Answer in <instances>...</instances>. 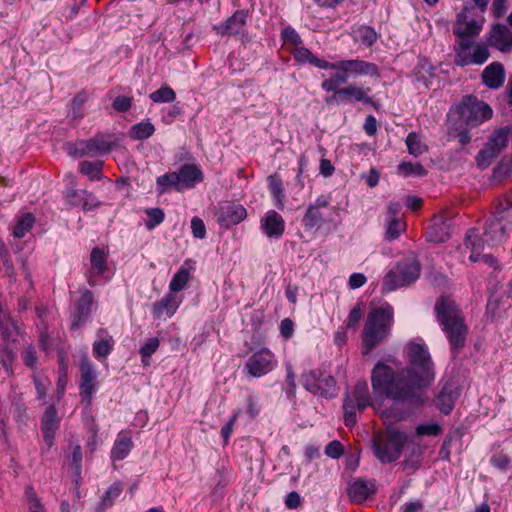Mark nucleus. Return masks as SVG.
I'll return each mask as SVG.
<instances>
[{
	"label": "nucleus",
	"mask_w": 512,
	"mask_h": 512,
	"mask_svg": "<svg viewBox=\"0 0 512 512\" xmlns=\"http://www.w3.org/2000/svg\"><path fill=\"white\" fill-rule=\"evenodd\" d=\"M409 367L395 372L384 363H377L371 372V384L376 398H387L404 406L422 404L421 390L435 378L433 363L425 344L410 342L405 348Z\"/></svg>",
	"instance_id": "f257e3e1"
},
{
	"label": "nucleus",
	"mask_w": 512,
	"mask_h": 512,
	"mask_svg": "<svg viewBox=\"0 0 512 512\" xmlns=\"http://www.w3.org/2000/svg\"><path fill=\"white\" fill-rule=\"evenodd\" d=\"M410 408L401 403L393 402L389 409L381 412L386 431L372 439L374 455L381 463H391L401 457L402 450L408 441V435L395 427L394 424L404 420Z\"/></svg>",
	"instance_id": "f03ea898"
},
{
	"label": "nucleus",
	"mask_w": 512,
	"mask_h": 512,
	"mask_svg": "<svg viewBox=\"0 0 512 512\" xmlns=\"http://www.w3.org/2000/svg\"><path fill=\"white\" fill-rule=\"evenodd\" d=\"M437 320L443 328L452 350L464 347L468 327L455 302L442 297L435 304Z\"/></svg>",
	"instance_id": "7ed1b4c3"
},
{
	"label": "nucleus",
	"mask_w": 512,
	"mask_h": 512,
	"mask_svg": "<svg viewBox=\"0 0 512 512\" xmlns=\"http://www.w3.org/2000/svg\"><path fill=\"white\" fill-rule=\"evenodd\" d=\"M320 69H332L336 73L321 83V88L326 92L335 91L339 85L347 83L349 78L358 76L378 77V67L371 62L361 59L339 60L336 62L322 63Z\"/></svg>",
	"instance_id": "20e7f679"
},
{
	"label": "nucleus",
	"mask_w": 512,
	"mask_h": 512,
	"mask_svg": "<svg viewBox=\"0 0 512 512\" xmlns=\"http://www.w3.org/2000/svg\"><path fill=\"white\" fill-rule=\"evenodd\" d=\"M393 323L394 311L389 304L374 308L369 312L362 331L364 354H368L389 335Z\"/></svg>",
	"instance_id": "39448f33"
},
{
	"label": "nucleus",
	"mask_w": 512,
	"mask_h": 512,
	"mask_svg": "<svg viewBox=\"0 0 512 512\" xmlns=\"http://www.w3.org/2000/svg\"><path fill=\"white\" fill-rule=\"evenodd\" d=\"M512 228V202L503 199L499 202L493 217L487 222L483 237L487 246L502 244Z\"/></svg>",
	"instance_id": "423d86ee"
},
{
	"label": "nucleus",
	"mask_w": 512,
	"mask_h": 512,
	"mask_svg": "<svg viewBox=\"0 0 512 512\" xmlns=\"http://www.w3.org/2000/svg\"><path fill=\"white\" fill-rule=\"evenodd\" d=\"M420 276V265L414 258L400 261L383 280L382 290L391 292L415 282Z\"/></svg>",
	"instance_id": "0eeeda50"
},
{
	"label": "nucleus",
	"mask_w": 512,
	"mask_h": 512,
	"mask_svg": "<svg viewBox=\"0 0 512 512\" xmlns=\"http://www.w3.org/2000/svg\"><path fill=\"white\" fill-rule=\"evenodd\" d=\"M367 407H374L368 385L365 381H358L351 392H347L343 402L344 421L346 426L356 424V410L363 411Z\"/></svg>",
	"instance_id": "6e6552de"
},
{
	"label": "nucleus",
	"mask_w": 512,
	"mask_h": 512,
	"mask_svg": "<svg viewBox=\"0 0 512 512\" xmlns=\"http://www.w3.org/2000/svg\"><path fill=\"white\" fill-rule=\"evenodd\" d=\"M301 383L310 393L324 398H333L337 394L334 377L325 370H309L302 374Z\"/></svg>",
	"instance_id": "1a4fd4ad"
},
{
	"label": "nucleus",
	"mask_w": 512,
	"mask_h": 512,
	"mask_svg": "<svg viewBox=\"0 0 512 512\" xmlns=\"http://www.w3.org/2000/svg\"><path fill=\"white\" fill-rule=\"evenodd\" d=\"M510 129L507 127L496 130L489 138L485 147L481 149L476 157L479 168L486 169L507 147Z\"/></svg>",
	"instance_id": "9d476101"
},
{
	"label": "nucleus",
	"mask_w": 512,
	"mask_h": 512,
	"mask_svg": "<svg viewBox=\"0 0 512 512\" xmlns=\"http://www.w3.org/2000/svg\"><path fill=\"white\" fill-rule=\"evenodd\" d=\"M462 121L468 126H477L492 117L491 107L475 97L468 96L457 107Z\"/></svg>",
	"instance_id": "9b49d317"
},
{
	"label": "nucleus",
	"mask_w": 512,
	"mask_h": 512,
	"mask_svg": "<svg viewBox=\"0 0 512 512\" xmlns=\"http://www.w3.org/2000/svg\"><path fill=\"white\" fill-rule=\"evenodd\" d=\"M277 359L268 348H261L253 351L247 358L243 372L253 378H260L267 375L277 367Z\"/></svg>",
	"instance_id": "f8f14e48"
},
{
	"label": "nucleus",
	"mask_w": 512,
	"mask_h": 512,
	"mask_svg": "<svg viewBox=\"0 0 512 512\" xmlns=\"http://www.w3.org/2000/svg\"><path fill=\"white\" fill-rule=\"evenodd\" d=\"M483 22V17L476 19L473 16V8L465 7L458 13L453 26V33L457 36L458 42H474L482 30Z\"/></svg>",
	"instance_id": "ddd939ff"
},
{
	"label": "nucleus",
	"mask_w": 512,
	"mask_h": 512,
	"mask_svg": "<svg viewBox=\"0 0 512 512\" xmlns=\"http://www.w3.org/2000/svg\"><path fill=\"white\" fill-rule=\"evenodd\" d=\"M474 42H457L455 46L456 65L464 67L468 65H481L489 58V50L483 43L473 45Z\"/></svg>",
	"instance_id": "4468645a"
},
{
	"label": "nucleus",
	"mask_w": 512,
	"mask_h": 512,
	"mask_svg": "<svg viewBox=\"0 0 512 512\" xmlns=\"http://www.w3.org/2000/svg\"><path fill=\"white\" fill-rule=\"evenodd\" d=\"M333 92V95L326 97L327 104H343L351 101H359L364 104L372 103V98L369 96L370 89H364L357 85L336 88Z\"/></svg>",
	"instance_id": "2eb2a0df"
},
{
	"label": "nucleus",
	"mask_w": 512,
	"mask_h": 512,
	"mask_svg": "<svg viewBox=\"0 0 512 512\" xmlns=\"http://www.w3.org/2000/svg\"><path fill=\"white\" fill-rule=\"evenodd\" d=\"M80 395L86 404H90L91 397L97 388V373L87 356H83L80 362Z\"/></svg>",
	"instance_id": "dca6fc26"
},
{
	"label": "nucleus",
	"mask_w": 512,
	"mask_h": 512,
	"mask_svg": "<svg viewBox=\"0 0 512 512\" xmlns=\"http://www.w3.org/2000/svg\"><path fill=\"white\" fill-rule=\"evenodd\" d=\"M247 17V11L238 10L225 22L215 25L213 30L222 36H244L246 34Z\"/></svg>",
	"instance_id": "f3484780"
},
{
	"label": "nucleus",
	"mask_w": 512,
	"mask_h": 512,
	"mask_svg": "<svg viewBox=\"0 0 512 512\" xmlns=\"http://www.w3.org/2000/svg\"><path fill=\"white\" fill-rule=\"evenodd\" d=\"M119 138L114 134H97L86 141L88 156L95 157L108 154L118 143Z\"/></svg>",
	"instance_id": "a211bd4d"
},
{
	"label": "nucleus",
	"mask_w": 512,
	"mask_h": 512,
	"mask_svg": "<svg viewBox=\"0 0 512 512\" xmlns=\"http://www.w3.org/2000/svg\"><path fill=\"white\" fill-rule=\"evenodd\" d=\"M260 228L268 238L279 239L285 231V221L275 210H268L260 220Z\"/></svg>",
	"instance_id": "6ab92c4d"
},
{
	"label": "nucleus",
	"mask_w": 512,
	"mask_h": 512,
	"mask_svg": "<svg viewBox=\"0 0 512 512\" xmlns=\"http://www.w3.org/2000/svg\"><path fill=\"white\" fill-rule=\"evenodd\" d=\"M488 44L501 52L512 50V32L505 25H494L490 31Z\"/></svg>",
	"instance_id": "aec40b11"
},
{
	"label": "nucleus",
	"mask_w": 512,
	"mask_h": 512,
	"mask_svg": "<svg viewBox=\"0 0 512 512\" xmlns=\"http://www.w3.org/2000/svg\"><path fill=\"white\" fill-rule=\"evenodd\" d=\"M181 300L177 295L168 293L153 305L152 314L156 319L171 318L177 311Z\"/></svg>",
	"instance_id": "412c9836"
},
{
	"label": "nucleus",
	"mask_w": 512,
	"mask_h": 512,
	"mask_svg": "<svg viewBox=\"0 0 512 512\" xmlns=\"http://www.w3.org/2000/svg\"><path fill=\"white\" fill-rule=\"evenodd\" d=\"M247 217V211L240 204L228 203L220 207L219 222L226 226L237 225Z\"/></svg>",
	"instance_id": "4be33fe9"
},
{
	"label": "nucleus",
	"mask_w": 512,
	"mask_h": 512,
	"mask_svg": "<svg viewBox=\"0 0 512 512\" xmlns=\"http://www.w3.org/2000/svg\"><path fill=\"white\" fill-rule=\"evenodd\" d=\"M91 271L89 275V284H97L98 278L103 277L107 270V254L100 248L95 247L90 254Z\"/></svg>",
	"instance_id": "5701e85b"
},
{
	"label": "nucleus",
	"mask_w": 512,
	"mask_h": 512,
	"mask_svg": "<svg viewBox=\"0 0 512 512\" xmlns=\"http://www.w3.org/2000/svg\"><path fill=\"white\" fill-rule=\"evenodd\" d=\"M178 176V186L180 190L193 188L197 183L203 180L201 170L194 164H184L176 172Z\"/></svg>",
	"instance_id": "b1692460"
},
{
	"label": "nucleus",
	"mask_w": 512,
	"mask_h": 512,
	"mask_svg": "<svg viewBox=\"0 0 512 512\" xmlns=\"http://www.w3.org/2000/svg\"><path fill=\"white\" fill-rule=\"evenodd\" d=\"M59 428V418L57 416V412L54 406H49L43 415L42 418V431L43 438L48 446V448L52 447L54 443L55 433Z\"/></svg>",
	"instance_id": "393cba45"
},
{
	"label": "nucleus",
	"mask_w": 512,
	"mask_h": 512,
	"mask_svg": "<svg viewBox=\"0 0 512 512\" xmlns=\"http://www.w3.org/2000/svg\"><path fill=\"white\" fill-rule=\"evenodd\" d=\"M482 79L485 85L491 89L500 88L505 80L504 67L499 62L488 65L482 73Z\"/></svg>",
	"instance_id": "a878e982"
},
{
	"label": "nucleus",
	"mask_w": 512,
	"mask_h": 512,
	"mask_svg": "<svg viewBox=\"0 0 512 512\" xmlns=\"http://www.w3.org/2000/svg\"><path fill=\"white\" fill-rule=\"evenodd\" d=\"M93 294L91 291L86 290L80 297L77 302L76 309L73 313V323L74 327H79L88 315L91 312V307L93 304Z\"/></svg>",
	"instance_id": "bb28decb"
},
{
	"label": "nucleus",
	"mask_w": 512,
	"mask_h": 512,
	"mask_svg": "<svg viewBox=\"0 0 512 512\" xmlns=\"http://www.w3.org/2000/svg\"><path fill=\"white\" fill-rule=\"evenodd\" d=\"M73 205H80L84 211L97 209L101 202L98 198L87 190H74L69 194Z\"/></svg>",
	"instance_id": "cd10ccee"
},
{
	"label": "nucleus",
	"mask_w": 512,
	"mask_h": 512,
	"mask_svg": "<svg viewBox=\"0 0 512 512\" xmlns=\"http://www.w3.org/2000/svg\"><path fill=\"white\" fill-rule=\"evenodd\" d=\"M484 237L481 238L475 229H470L465 238V246L470 249L471 253L469 256L470 261L477 262L480 260V256L484 251L485 246Z\"/></svg>",
	"instance_id": "c85d7f7f"
},
{
	"label": "nucleus",
	"mask_w": 512,
	"mask_h": 512,
	"mask_svg": "<svg viewBox=\"0 0 512 512\" xmlns=\"http://www.w3.org/2000/svg\"><path fill=\"white\" fill-rule=\"evenodd\" d=\"M427 240L434 243H442L450 237V225L447 221L436 220L429 226L426 232Z\"/></svg>",
	"instance_id": "c756f323"
},
{
	"label": "nucleus",
	"mask_w": 512,
	"mask_h": 512,
	"mask_svg": "<svg viewBox=\"0 0 512 512\" xmlns=\"http://www.w3.org/2000/svg\"><path fill=\"white\" fill-rule=\"evenodd\" d=\"M347 492L352 502L362 503L373 491L366 481L357 479L349 485Z\"/></svg>",
	"instance_id": "7c9ffc66"
},
{
	"label": "nucleus",
	"mask_w": 512,
	"mask_h": 512,
	"mask_svg": "<svg viewBox=\"0 0 512 512\" xmlns=\"http://www.w3.org/2000/svg\"><path fill=\"white\" fill-rule=\"evenodd\" d=\"M133 446L131 437L127 435H119L111 450V458L113 461L123 460L128 456Z\"/></svg>",
	"instance_id": "2f4dec72"
},
{
	"label": "nucleus",
	"mask_w": 512,
	"mask_h": 512,
	"mask_svg": "<svg viewBox=\"0 0 512 512\" xmlns=\"http://www.w3.org/2000/svg\"><path fill=\"white\" fill-rule=\"evenodd\" d=\"M122 492V485L120 483H114L108 487L103 496L96 512H104L108 508L112 507L115 500L120 496Z\"/></svg>",
	"instance_id": "473e14b6"
},
{
	"label": "nucleus",
	"mask_w": 512,
	"mask_h": 512,
	"mask_svg": "<svg viewBox=\"0 0 512 512\" xmlns=\"http://www.w3.org/2000/svg\"><path fill=\"white\" fill-rule=\"evenodd\" d=\"M269 190L273 197L275 207L279 210H283L285 207V194L282 181L274 176H270Z\"/></svg>",
	"instance_id": "72a5a7b5"
},
{
	"label": "nucleus",
	"mask_w": 512,
	"mask_h": 512,
	"mask_svg": "<svg viewBox=\"0 0 512 512\" xmlns=\"http://www.w3.org/2000/svg\"><path fill=\"white\" fill-rule=\"evenodd\" d=\"M406 229V224L400 218L385 219V239L392 241L397 239Z\"/></svg>",
	"instance_id": "f704fd0d"
},
{
	"label": "nucleus",
	"mask_w": 512,
	"mask_h": 512,
	"mask_svg": "<svg viewBox=\"0 0 512 512\" xmlns=\"http://www.w3.org/2000/svg\"><path fill=\"white\" fill-rule=\"evenodd\" d=\"M171 188L181 191L178 186V176L176 172L166 173L156 179V191L158 194L162 195Z\"/></svg>",
	"instance_id": "c9c22d12"
},
{
	"label": "nucleus",
	"mask_w": 512,
	"mask_h": 512,
	"mask_svg": "<svg viewBox=\"0 0 512 512\" xmlns=\"http://www.w3.org/2000/svg\"><path fill=\"white\" fill-rule=\"evenodd\" d=\"M293 55H294L295 60H297L298 62H300V63L308 62L317 68H320V65L322 63H327V61L314 56L309 49H307L303 46L295 47V49L293 51Z\"/></svg>",
	"instance_id": "e433bc0d"
},
{
	"label": "nucleus",
	"mask_w": 512,
	"mask_h": 512,
	"mask_svg": "<svg viewBox=\"0 0 512 512\" xmlns=\"http://www.w3.org/2000/svg\"><path fill=\"white\" fill-rule=\"evenodd\" d=\"M190 279V272L187 268H180L177 273L174 274L172 280L169 284V293H173L176 295L177 292H180L185 288L188 281Z\"/></svg>",
	"instance_id": "4c0bfd02"
},
{
	"label": "nucleus",
	"mask_w": 512,
	"mask_h": 512,
	"mask_svg": "<svg viewBox=\"0 0 512 512\" xmlns=\"http://www.w3.org/2000/svg\"><path fill=\"white\" fill-rule=\"evenodd\" d=\"M155 132V127L150 121L140 122L132 126L130 136L136 140L147 139Z\"/></svg>",
	"instance_id": "58836bf2"
},
{
	"label": "nucleus",
	"mask_w": 512,
	"mask_h": 512,
	"mask_svg": "<svg viewBox=\"0 0 512 512\" xmlns=\"http://www.w3.org/2000/svg\"><path fill=\"white\" fill-rule=\"evenodd\" d=\"M102 166L103 162L101 161H83L80 163V172L88 176L91 180H99L102 177Z\"/></svg>",
	"instance_id": "ea45409f"
},
{
	"label": "nucleus",
	"mask_w": 512,
	"mask_h": 512,
	"mask_svg": "<svg viewBox=\"0 0 512 512\" xmlns=\"http://www.w3.org/2000/svg\"><path fill=\"white\" fill-rule=\"evenodd\" d=\"M398 173L404 177L409 176H424L427 171L425 168L419 163L412 162H402L398 165Z\"/></svg>",
	"instance_id": "a19ab883"
},
{
	"label": "nucleus",
	"mask_w": 512,
	"mask_h": 512,
	"mask_svg": "<svg viewBox=\"0 0 512 512\" xmlns=\"http://www.w3.org/2000/svg\"><path fill=\"white\" fill-rule=\"evenodd\" d=\"M35 218L31 213H27L22 216L18 222L16 223L13 235L17 238H22L26 235L27 232L30 231L34 224Z\"/></svg>",
	"instance_id": "79ce46f5"
},
{
	"label": "nucleus",
	"mask_w": 512,
	"mask_h": 512,
	"mask_svg": "<svg viewBox=\"0 0 512 512\" xmlns=\"http://www.w3.org/2000/svg\"><path fill=\"white\" fill-rule=\"evenodd\" d=\"M149 97L154 103H170L176 99V94L172 88L165 86L152 92Z\"/></svg>",
	"instance_id": "37998d69"
},
{
	"label": "nucleus",
	"mask_w": 512,
	"mask_h": 512,
	"mask_svg": "<svg viewBox=\"0 0 512 512\" xmlns=\"http://www.w3.org/2000/svg\"><path fill=\"white\" fill-rule=\"evenodd\" d=\"M406 145L409 153L414 156L421 155L427 150V146L421 142L420 138L415 133L408 134Z\"/></svg>",
	"instance_id": "c03bdc74"
},
{
	"label": "nucleus",
	"mask_w": 512,
	"mask_h": 512,
	"mask_svg": "<svg viewBox=\"0 0 512 512\" xmlns=\"http://www.w3.org/2000/svg\"><path fill=\"white\" fill-rule=\"evenodd\" d=\"M454 396L451 392L442 391L438 397L436 405L444 414H449L454 407Z\"/></svg>",
	"instance_id": "a18cd8bd"
},
{
	"label": "nucleus",
	"mask_w": 512,
	"mask_h": 512,
	"mask_svg": "<svg viewBox=\"0 0 512 512\" xmlns=\"http://www.w3.org/2000/svg\"><path fill=\"white\" fill-rule=\"evenodd\" d=\"M112 347H113V340L111 337L101 339L99 341L94 342L93 354L96 358L106 357L110 354Z\"/></svg>",
	"instance_id": "49530a36"
},
{
	"label": "nucleus",
	"mask_w": 512,
	"mask_h": 512,
	"mask_svg": "<svg viewBox=\"0 0 512 512\" xmlns=\"http://www.w3.org/2000/svg\"><path fill=\"white\" fill-rule=\"evenodd\" d=\"M322 214L315 207L309 206L303 217V224L305 228L312 229L322 222Z\"/></svg>",
	"instance_id": "de8ad7c7"
},
{
	"label": "nucleus",
	"mask_w": 512,
	"mask_h": 512,
	"mask_svg": "<svg viewBox=\"0 0 512 512\" xmlns=\"http://www.w3.org/2000/svg\"><path fill=\"white\" fill-rule=\"evenodd\" d=\"M356 37L362 44L371 46L377 40V33L369 26H362L356 31Z\"/></svg>",
	"instance_id": "09e8293b"
},
{
	"label": "nucleus",
	"mask_w": 512,
	"mask_h": 512,
	"mask_svg": "<svg viewBox=\"0 0 512 512\" xmlns=\"http://www.w3.org/2000/svg\"><path fill=\"white\" fill-rule=\"evenodd\" d=\"M25 496L28 502V509L30 512H44L43 506L40 503L34 489L27 487L25 490Z\"/></svg>",
	"instance_id": "8fccbe9b"
},
{
	"label": "nucleus",
	"mask_w": 512,
	"mask_h": 512,
	"mask_svg": "<svg viewBox=\"0 0 512 512\" xmlns=\"http://www.w3.org/2000/svg\"><path fill=\"white\" fill-rule=\"evenodd\" d=\"M15 357V353L8 347H4L0 350V362L8 375L12 374V363Z\"/></svg>",
	"instance_id": "3c124183"
},
{
	"label": "nucleus",
	"mask_w": 512,
	"mask_h": 512,
	"mask_svg": "<svg viewBox=\"0 0 512 512\" xmlns=\"http://www.w3.org/2000/svg\"><path fill=\"white\" fill-rule=\"evenodd\" d=\"M64 148L68 155L72 157H82L84 155H88L86 152V141H80L77 143H66Z\"/></svg>",
	"instance_id": "603ef678"
},
{
	"label": "nucleus",
	"mask_w": 512,
	"mask_h": 512,
	"mask_svg": "<svg viewBox=\"0 0 512 512\" xmlns=\"http://www.w3.org/2000/svg\"><path fill=\"white\" fill-rule=\"evenodd\" d=\"M148 220L146 226L148 229H153L164 220V212L159 208H153L147 210Z\"/></svg>",
	"instance_id": "864d4df0"
},
{
	"label": "nucleus",
	"mask_w": 512,
	"mask_h": 512,
	"mask_svg": "<svg viewBox=\"0 0 512 512\" xmlns=\"http://www.w3.org/2000/svg\"><path fill=\"white\" fill-rule=\"evenodd\" d=\"M159 344L160 341L156 337L148 339L147 342L140 348L142 360L145 361V359L150 358L151 355L158 349Z\"/></svg>",
	"instance_id": "5fc2aeb1"
},
{
	"label": "nucleus",
	"mask_w": 512,
	"mask_h": 512,
	"mask_svg": "<svg viewBox=\"0 0 512 512\" xmlns=\"http://www.w3.org/2000/svg\"><path fill=\"white\" fill-rule=\"evenodd\" d=\"M441 427L439 424L432 422L426 424H420L416 428V433L419 436L428 435V436H437L441 433Z\"/></svg>",
	"instance_id": "6e6d98bb"
},
{
	"label": "nucleus",
	"mask_w": 512,
	"mask_h": 512,
	"mask_svg": "<svg viewBox=\"0 0 512 512\" xmlns=\"http://www.w3.org/2000/svg\"><path fill=\"white\" fill-rule=\"evenodd\" d=\"M131 105L132 99L124 95L117 96L112 103L113 109L120 113L127 112L131 108Z\"/></svg>",
	"instance_id": "4d7b16f0"
},
{
	"label": "nucleus",
	"mask_w": 512,
	"mask_h": 512,
	"mask_svg": "<svg viewBox=\"0 0 512 512\" xmlns=\"http://www.w3.org/2000/svg\"><path fill=\"white\" fill-rule=\"evenodd\" d=\"M343 452V445L337 440L330 442L325 448V454L333 459L340 458Z\"/></svg>",
	"instance_id": "13d9d810"
},
{
	"label": "nucleus",
	"mask_w": 512,
	"mask_h": 512,
	"mask_svg": "<svg viewBox=\"0 0 512 512\" xmlns=\"http://www.w3.org/2000/svg\"><path fill=\"white\" fill-rule=\"evenodd\" d=\"M191 229L195 238L204 239L206 236V227L202 219L193 217L191 220Z\"/></svg>",
	"instance_id": "bf43d9fd"
},
{
	"label": "nucleus",
	"mask_w": 512,
	"mask_h": 512,
	"mask_svg": "<svg viewBox=\"0 0 512 512\" xmlns=\"http://www.w3.org/2000/svg\"><path fill=\"white\" fill-rule=\"evenodd\" d=\"M72 467L77 476L81 473L82 451L80 445H75L72 451Z\"/></svg>",
	"instance_id": "052dcab7"
},
{
	"label": "nucleus",
	"mask_w": 512,
	"mask_h": 512,
	"mask_svg": "<svg viewBox=\"0 0 512 512\" xmlns=\"http://www.w3.org/2000/svg\"><path fill=\"white\" fill-rule=\"evenodd\" d=\"M282 37L285 42H289L296 47L301 43L299 34L291 27H286L282 32Z\"/></svg>",
	"instance_id": "680f3d73"
},
{
	"label": "nucleus",
	"mask_w": 512,
	"mask_h": 512,
	"mask_svg": "<svg viewBox=\"0 0 512 512\" xmlns=\"http://www.w3.org/2000/svg\"><path fill=\"white\" fill-rule=\"evenodd\" d=\"M34 383L38 393V398L44 399L50 382L43 377L37 376L34 377Z\"/></svg>",
	"instance_id": "e2e57ef3"
},
{
	"label": "nucleus",
	"mask_w": 512,
	"mask_h": 512,
	"mask_svg": "<svg viewBox=\"0 0 512 512\" xmlns=\"http://www.w3.org/2000/svg\"><path fill=\"white\" fill-rule=\"evenodd\" d=\"M23 361L26 366L34 368L37 363V355L34 347L28 346L23 355Z\"/></svg>",
	"instance_id": "0e129e2a"
},
{
	"label": "nucleus",
	"mask_w": 512,
	"mask_h": 512,
	"mask_svg": "<svg viewBox=\"0 0 512 512\" xmlns=\"http://www.w3.org/2000/svg\"><path fill=\"white\" fill-rule=\"evenodd\" d=\"M361 317H362V312H361L360 307L359 306L354 307L349 313V316L347 319V326L350 328H355L357 326L358 322L360 321Z\"/></svg>",
	"instance_id": "69168bd1"
},
{
	"label": "nucleus",
	"mask_w": 512,
	"mask_h": 512,
	"mask_svg": "<svg viewBox=\"0 0 512 512\" xmlns=\"http://www.w3.org/2000/svg\"><path fill=\"white\" fill-rule=\"evenodd\" d=\"M363 128L367 135L373 136L377 131L376 118L372 115L367 116Z\"/></svg>",
	"instance_id": "338daca9"
},
{
	"label": "nucleus",
	"mask_w": 512,
	"mask_h": 512,
	"mask_svg": "<svg viewBox=\"0 0 512 512\" xmlns=\"http://www.w3.org/2000/svg\"><path fill=\"white\" fill-rule=\"evenodd\" d=\"M366 282V277L364 274L361 273H353L349 277V286L352 289H357L363 286Z\"/></svg>",
	"instance_id": "774afa93"
}]
</instances>
